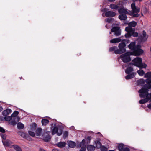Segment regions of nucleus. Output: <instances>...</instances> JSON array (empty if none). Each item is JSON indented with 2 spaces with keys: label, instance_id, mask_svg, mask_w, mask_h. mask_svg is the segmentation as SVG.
<instances>
[{
  "label": "nucleus",
  "instance_id": "obj_1",
  "mask_svg": "<svg viewBox=\"0 0 151 151\" xmlns=\"http://www.w3.org/2000/svg\"><path fill=\"white\" fill-rule=\"evenodd\" d=\"M131 7L132 11H129L124 8H121L118 9V12L121 14H128L134 17H138L139 15L138 13L140 11V8L138 7H136L134 3L131 4Z\"/></svg>",
  "mask_w": 151,
  "mask_h": 151
},
{
  "label": "nucleus",
  "instance_id": "obj_2",
  "mask_svg": "<svg viewBox=\"0 0 151 151\" xmlns=\"http://www.w3.org/2000/svg\"><path fill=\"white\" fill-rule=\"evenodd\" d=\"M128 47L129 49L133 51L134 54L136 56H139L143 52V50L141 49V45H138L136 46L135 42H132L128 46Z\"/></svg>",
  "mask_w": 151,
  "mask_h": 151
},
{
  "label": "nucleus",
  "instance_id": "obj_3",
  "mask_svg": "<svg viewBox=\"0 0 151 151\" xmlns=\"http://www.w3.org/2000/svg\"><path fill=\"white\" fill-rule=\"evenodd\" d=\"M149 89L151 88H149V85L148 84L147 88H145V86L144 88L139 90L140 97L141 98L148 97L151 99V93L149 94L148 93Z\"/></svg>",
  "mask_w": 151,
  "mask_h": 151
},
{
  "label": "nucleus",
  "instance_id": "obj_4",
  "mask_svg": "<svg viewBox=\"0 0 151 151\" xmlns=\"http://www.w3.org/2000/svg\"><path fill=\"white\" fill-rule=\"evenodd\" d=\"M142 59L139 57H137L135 58L132 61L133 62V65L134 66H137L140 68H145L147 66V65L145 63H142Z\"/></svg>",
  "mask_w": 151,
  "mask_h": 151
},
{
  "label": "nucleus",
  "instance_id": "obj_5",
  "mask_svg": "<svg viewBox=\"0 0 151 151\" xmlns=\"http://www.w3.org/2000/svg\"><path fill=\"white\" fill-rule=\"evenodd\" d=\"M124 40L122 41L121 43H120L118 45L119 49L116 50L115 52L116 54H121L125 52L126 50L125 48L126 46L125 42H124Z\"/></svg>",
  "mask_w": 151,
  "mask_h": 151
},
{
  "label": "nucleus",
  "instance_id": "obj_6",
  "mask_svg": "<svg viewBox=\"0 0 151 151\" xmlns=\"http://www.w3.org/2000/svg\"><path fill=\"white\" fill-rule=\"evenodd\" d=\"M129 52H127L121 55L120 57L122 61L124 63L129 62L131 60Z\"/></svg>",
  "mask_w": 151,
  "mask_h": 151
},
{
  "label": "nucleus",
  "instance_id": "obj_7",
  "mask_svg": "<svg viewBox=\"0 0 151 151\" xmlns=\"http://www.w3.org/2000/svg\"><path fill=\"white\" fill-rule=\"evenodd\" d=\"M137 24L136 22L133 21L130 22L128 24L129 26L125 28V30L127 32H132L133 29H134L132 28V27H135Z\"/></svg>",
  "mask_w": 151,
  "mask_h": 151
},
{
  "label": "nucleus",
  "instance_id": "obj_8",
  "mask_svg": "<svg viewBox=\"0 0 151 151\" xmlns=\"http://www.w3.org/2000/svg\"><path fill=\"white\" fill-rule=\"evenodd\" d=\"M145 77L147 78L145 81L149 85V88H151V72L147 73L145 74Z\"/></svg>",
  "mask_w": 151,
  "mask_h": 151
},
{
  "label": "nucleus",
  "instance_id": "obj_9",
  "mask_svg": "<svg viewBox=\"0 0 151 151\" xmlns=\"http://www.w3.org/2000/svg\"><path fill=\"white\" fill-rule=\"evenodd\" d=\"M52 135L57 134L58 136H60L62 134V130L60 129H58L57 127L55 126L52 129Z\"/></svg>",
  "mask_w": 151,
  "mask_h": 151
},
{
  "label": "nucleus",
  "instance_id": "obj_10",
  "mask_svg": "<svg viewBox=\"0 0 151 151\" xmlns=\"http://www.w3.org/2000/svg\"><path fill=\"white\" fill-rule=\"evenodd\" d=\"M111 32H114V35L116 36H118L120 35L121 30L119 27H115L111 29V32H110V34H111Z\"/></svg>",
  "mask_w": 151,
  "mask_h": 151
},
{
  "label": "nucleus",
  "instance_id": "obj_11",
  "mask_svg": "<svg viewBox=\"0 0 151 151\" xmlns=\"http://www.w3.org/2000/svg\"><path fill=\"white\" fill-rule=\"evenodd\" d=\"M116 14L115 12L111 11L106 12L105 13V15L106 17H113Z\"/></svg>",
  "mask_w": 151,
  "mask_h": 151
},
{
  "label": "nucleus",
  "instance_id": "obj_12",
  "mask_svg": "<svg viewBox=\"0 0 151 151\" xmlns=\"http://www.w3.org/2000/svg\"><path fill=\"white\" fill-rule=\"evenodd\" d=\"M3 144L4 146L10 147L13 143L9 140L7 139L5 141L2 140Z\"/></svg>",
  "mask_w": 151,
  "mask_h": 151
},
{
  "label": "nucleus",
  "instance_id": "obj_13",
  "mask_svg": "<svg viewBox=\"0 0 151 151\" xmlns=\"http://www.w3.org/2000/svg\"><path fill=\"white\" fill-rule=\"evenodd\" d=\"M121 39L120 38L113 39L110 41V42L111 43H118L120 42Z\"/></svg>",
  "mask_w": 151,
  "mask_h": 151
},
{
  "label": "nucleus",
  "instance_id": "obj_14",
  "mask_svg": "<svg viewBox=\"0 0 151 151\" xmlns=\"http://www.w3.org/2000/svg\"><path fill=\"white\" fill-rule=\"evenodd\" d=\"M150 99H151L150 101L151 102V99L148 97L145 98V99H143L139 100V103L140 104H145L148 102V101Z\"/></svg>",
  "mask_w": 151,
  "mask_h": 151
},
{
  "label": "nucleus",
  "instance_id": "obj_15",
  "mask_svg": "<svg viewBox=\"0 0 151 151\" xmlns=\"http://www.w3.org/2000/svg\"><path fill=\"white\" fill-rule=\"evenodd\" d=\"M17 133L20 136L22 137L26 138V139H27L28 137H29V136H26V134L22 132L21 131L18 132H17Z\"/></svg>",
  "mask_w": 151,
  "mask_h": 151
},
{
  "label": "nucleus",
  "instance_id": "obj_16",
  "mask_svg": "<svg viewBox=\"0 0 151 151\" xmlns=\"http://www.w3.org/2000/svg\"><path fill=\"white\" fill-rule=\"evenodd\" d=\"M133 71V68L131 67H129L127 69L125 70V72L127 74H131Z\"/></svg>",
  "mask_w": 151,
  "mask_h": 151
},
{
  "label": "nucleus",
  "instance_id": "obj_17",
  "mask_svg": "<svg viewBox=\"0 0 151 151\" xmlns=\"http://www.w3.org/2000/svg\"><path fill=\"white\" fill-rule=\"evenodd\" d=\"M135 74L134 73H132L131 74H128L127 76H125V79L128 80L132 78L134 76Z\"/></svg>",
  "mask_w": 151,
  "mask_h": 151
},
{
  "label": "nucleus",
  "instance_id": "obj_18",
  "mask_svg": "<svg viewBox=\"0 0 151 151\" xmlns=\"http://www.w3.org/2000/svg\"><path fill=\"white\" fill-rule=\"evenodd\" d=\"M119 19L121 20H125L127 19V17L125 14H120L118 17Z\"/></svg>",
  "mask_w": 151,
  "mask_h": 151
},
{
  "label": "nucleus",
  "instance_id": "obj_19",
  "mask_svg": "<svg viewBox=\"0 0 151 151\" xmlns=\"http://www.w3.org/2000/svg\"><path fill=\"white\" fill-rule=\"evenodd\" d=\"M66 145V143L65 142H60L56 144L57 146L60 148L64 147Z\"/></svg>",
  "mask_w": 151,
  "mask_h": 151
},
{
  "label": "nucleus",
  "instance_id": "obj_20",
  "mask_svg": "<svg viewBox=\"0 0 151 151\" xmlns=\"http://www.w3.org/2000/svg\"><path fill=\"white\" fill-rule=\"evenodd\" d=\"M87 148L88 151H94L95 147L93 145H87Z\"/></svg>",
  "mask_w": 151,
  "mask_h": 151
},
{
  "label": "nucleus",
  "instance_id": "obj_21",
  "mask_svg": "<svg viewBox=\"0 0 151 151\" xmlns=\"http://www.w3.org/2000/svg\"><path fill=\"white\" fill-rule=\"evenodd\" d=\"M12 147L16 151H22L20 147L17 145H12Z\"/></svg>",
  "mask_w": 151,
  "mask_h": 151
},
{
  "label": "nucleus",
  "instance_id": "obj_22",
  "mask_svg": "<svg viewBox=\"0 0 151 151\" xmlns=\"http://www.w3.org/2000/svg\"><path fill=\"white\" fill-rule=\"evenodd\" d=\"M68 145L71 148L74 147L76 146L75 143L72 141L69 142L68 143Z\"/></svg>",
  "mask_w": 151,
  "mask_h": 151
},
{
  "label": "nucleus",
  "instance_id": "obj_23",
  "mask_svg": "<svg viewBox=\"0 0 151 151\" xmlns=\"http://www.w3.org/2000/svg\"><path fill=\"white\" fill-rule=\"evenodd\" d=\"M118 50L117 47L116 46H113L109 48V50L110 52L114 51L115 53V52Z\"/></svg>",
  "mask_w": 151,
  "mask_h": 151
},
{
  "label": "nucleus",
  "instance_id": "obj_24",
  "mask_svg": "<svg viewBox=\"0 0 151 151\" xmlns=\"http://www.w3.org/2000/svg\"><path fill=\"white\" fill-rule=\"evenodd\" d=\"M125 148L124 145L123 144H120L118 146V149L119 151H122Z\"/></svg>",
  "mask_w": 151,
  "mask_h": 151
},
{
  "label": "nucleus",
  "instance_id": "obj_25",
  "mask_svg": "<svg viewBox=\"0 0 151 151\" xmlns=\"http://www.w3.org/2000/svg\"><path fill=\"white\" fill-rule=\"evenodd\" d=\"M41 122L42 125L45 126L48 123L49 121L47 119H42Z\"/></svg>",
  "mask_w": 151,
  "mask_h": 151
},
{
  "label": "nucleus",
  "instance_id": "obj_26",
  "mask_svg": "<svg viewBox=\"0 0 151 151\" xmlns=\"http://www.w3.org/2000/svg\"><path fill=\"white\" fill-rule=\"evenodd\" d=\"M109 7L112 9H117L119 8V6L114 4H111L109 5Z\"/></svg>",
  "mask_w": 151,
  "mask_h": 151
},
{
  "label": "nucleus",
  "instance_id": "obj_27",
  "mask_svg": "<svg viewBox=\"0 0 151 151\" xmlns=\"http://www.w3.org/2000/svg\"><path fill=\"white\" fill-rule=\"evenodd\" d=\"M17 126L18 128L19 129H23L24 127V124L21 122L18 123Z\"/></svg>",
  "mask_w": 151,
  "mask_h": 151
},
{
  "label": "nucleus",
  "instance_id": "obj_28",
  "mask_svg": "<svg viewBox=\"0 0 151 151\" xmlns=\"http://www.w3.org/2000/svg\"><path fill=\"white\" fill-rule=\"evenodd\" d=\"M43 138L44 141L47 142L50 141L51 139V137L50 135H48L45 137H43Z\"/></svg>",
  "mask_w": 151,
  "mask_h": 151
},
{
  "label": "nucleus",
  "instance_id": "obj_29",
  "mask_svg": "<svg viewBox=\"0 0 151 151\" xmlns=\"http://www.w3.org/2000/svg\"><path fill=\"white\" fill-rule=\"evenodd\" d=\"M9 123L10 124L14 126L16 125L17 124V121L14 118H13L12 120L9 122Z\"/></svg>",
  "mask_w": 151,
  "mask_h": 151
},
{
  "label": "nucleus",
  "instance_id": "obj_30",
  "mask_svg": "<svg viewBox=\"0 0 151 151\" xmlns=\"http://www.w3.org/2000/svg\"><path fill=\"white\" fill-rule=\"evenodd\" d=\"M42 129L41 128H38L36 131V134L37 136H40L41 133Z\"/></svg>",
  "mask_w": 151,
  "mask_h": 151
},
{
  "label": "nucleus",
  "instance_id": "obj_31",
  "mask_svg": "<svg viewBox=\"0 0 151 151\" xmlns=\"http://www.w3.org/2000/svg\"><path fill=\"white\" fill-rule=\"evenodd\" d=\"M145 81L143 79H141L137 81V83L138 85H142L145 83Z\"/></svg>",
  "mask_w": 151,
  "mask_h": 151
},
{
  "label": "nucleus",
  "instance_id": "obj_32",
  "mask_svg": "<svg viewBox=\"0 0 151 151\" xmlns=\"http://www.w3.org/2000/svg\"><path fill=\"white\" fill-rule=\"evenodd\" d=\"M134 30L133 29V30L132 31V32H129L131 33L132 35L133 36V37H136L137 36H138V33L137 32H134Z\"/></svg>",
  "mask_w": 151,
  "mask_h": 151
},
{
  "label": "nucleus",
  "instance_id": "obj_33",
  "mask_svg": "<svg viewBox=\"0 0 151 151\" xmlns=\"http://www.w3.org/2000/svg\"><path fill=\"white\" fill-rule=\"evenodd\" d=\"M19 112L18 111H15L14 112L11 114V116L12 117H15L16 116L19 114Z\"/></svg>",
  "mask_w": 151,
  "mask_h": 151
},
{
  "label": "nucleus",
  "instance_id": "obj_34",
  "mask_svg": "<svg viewBox=\"0 0 151 151\" xmlns=\"http://www.w3.org/2000/svg\"><path fill=\"white\" fill-rule=\"evenodd\" d=\"M96 147L97 148H100L101 146V143L99 141H97L96 142Z\"/></svg>",
  "mask_w": 151,
  "mask_h": 151
},
{
  "label": "nucleus",
  "instance_id": "obj_35",
  "mask_svg": "<svg viewBox=\"0 0 151 151\" xmlns=\"http://www.w3.org/2000/svg\"><path fill=\"white\" fill-rule=\"evenodd\" d=\"M142 37H143V38H145L144 40H146L148 37V36L147 35L146 32L144 30L143 31V36H142Z\"/></svg>",
  "mask_w": 151,
  "mask_h": 151
},
{
  "label": "nucleus",
  "instance_id": "obj_36",
  "mask_svg": "<svg viewBox=\"0 0 151 151\" xmlns=\"http://www.w3.org/2000/svg\"><path fill=\"white\" fill-rule=\"evenodd\" d=\"M12 116H6L4 117V119L6 121H10L12 119Z\"/></svg>",
  "mask_w": 151,
  "mask_h": 151
},
{
  "label": "nucleus",
  "instance_id": "obj_37",
  "mask_svg": "<svg viewBox=\"0 0 151 151\" xmlns=\"http://www.w3.org/2000/svg\"><path fill=\"white\" fill-rule=\"evenodd\" d=\"M138 74L140 76H142L145 73L144 71L142 70H140L137 71Z\"/></svg>",
  "mask_w": 151,
  "mask_h": 151
},
{
  "label": "nucleus",
  "instance_id": "obj_38",
  "mask_svg": "<svg viewBox=\"0 0 151 151\" xmlns=\"http://www.w3.org/2000/svg\"><path fill=\"white\" fill-rule=\"evenodd\" d=\"M100 148L101 151H107V148L104 146H101Z\"/></svg>",
  "mask_w": 151,
  "mask_h": 151
},
{
  "label": "nucleus",
  "instance_id": "obj_39",
  "mask_svg": "<svg viewBox=\"0 0 151 151\" xmlns=\"http://www.w3.org/2000/svg\"><path fill=\"white\" fill-rule=\"evenodd\" d=\"M127 32V33H126L125 35V37L126 38L132 36L130 32Z\"/></svg>",
  "mask_w": 151,
  "mask_h": 151
},
{
  "label": "nucleus",
  "instance_id": "obj_40",
  "mask_svg": "<svg viewBox=\"0 0 151 151\" xmlns=\"http://www.w3.org/2000/svg\"><path fill=\"white\" fill-rule=\"evenodd\" d=\"M68 135V132L67 131H65L64 132L63 137L64 138H65Z\"/></svg>",
  "mask_w": 151,
  "mask_h": 151
},
{
  "label": "nucleus",
  "instance_id": "obj_41",
  "mask_svg": "<svg viewBox=\"0 0 151 151\" xmlns=\"http://www.w3.org/2000/svg\"><path fill=\"white\" fill-rule=\"evenodd\" d=\"M1 136L2 138L4 139L5 140L6 138V135L4 133H2L1 134Z\"/></svg>",
  "mask_w": 151,
  "mask_h": 151
},
{
  "label": "nucleus",
  "instance_id": "obj_42",
  "mask_svg": "<svg viewBox=\"0 0 151 151\" xmlns=\"http://www.w3.org/2000/svg\"><path fill=\"white\" fill-rule=\"evenodd\" d=\"M29 134L32 137H34L35 136V133L34 132H32L31 131H29Z\"/></svg>",
  "mask_w": 151,
  "mask_h": 151
},
{
  "label": "nucleus",
  "instance_id": "obj_43",
  "mask_svg": "<svg viewBox=\"0 0 151 151\" xmlns=\"http://www.w3.org/2000/svg\"><path fill=\"white\" fill-rule=\"evenodd\" d=\"M6 111H7L6 109L4 110L2 113V114L4 116H6L8 115V114L7 113V112Z\"/></svg>",
  "mask_w": 151,
  "mask_h": 151
},
{
  "label": "nucleus",
  "instance_id": "obj_44",
  "mask_svg": "<svg viewBox=\"0 0 151 151\" xmlns=\"http://www.w3.org/2000/svg\"><path fill=\"white\" fill-rule=\"evenodd\" d=\"M112 19L111 18H107L105 20L107 22L110 23L111 22Z\"/></svg>",
  "mask_w": 151,
  "mask_h": 151
},
{
  "label": "nucleus",
  "instance_id": "obj_45",
  "mask_svg": "<svg viewBox=\"0 0 151 151\" xmlns=\"http://www.w3.org/2000/svg\"><path fill=\"white\" fill-rule=\"evenodd\" d=\"M0 132L3 133H4L5 132V131L3 128L0 127Z\"/></svg>",
  "mask_w": 151,
  "mask_h": 151
},
{
  "label": "nucleus",
  "instance_id": "obj_46",
  "mask_svg": "<svg viewBox=\"0 0 151 151\" xmlns=\"http://www.w3.org/2000/svg\"><path fill=\"white\" fill-rule=\"evenodd\" d=\"M7 111L8 114H10L12 112V110L10 109H6Z\"/></svg>",
  "mask_w": 151,
  "mask_h": 151
},
{
  "label": "nucleus",
  "instance_id": "obj_47",
  "mask_svg": "<svg viewBox=\"0 0 151 151\" xmlns=\"http://www.w3.org/2000/svg\"><path fill=\"white\" fill-rule=\"evenodd\" d=\"M122 151H130L129 149L127 147H125Z\"/></svg>",
  "mask_w": 151,
  "mask_h": 151
},
{
  "label": "nucleus",
  "instance_id": "obj_48",
  "mask_svg": "<svg viewBox=\"0 0 151 151\" xmlns=\"http://www.w3.org/2000/svg\"><path fill=\"white\" fill-rule=\"evenodd\" d=\"M86 148L84 147H83L81 148L79 151H85Z\"/></svg>",
  "mask_w": 151,
  "mask_h": 151
},
{
  "label": "nucleus",
  "instance_id": "obj_49",
  "mask_svg": "<svg viewBox=\"0 0 151 151\" xmlns=\"http://www.w3.org/2000/svg\"><path fill=\"white\" fill-rule=\"evenodd\" d=\"M14 118H15V119H16L17 122H18L20 120V118L18 116H17L16 117H14Z\"/></svg>",
  "mask_w": 151,
  "mask_h": 151
},
{
  "label": "nucleus",
  "instance_id": "obj_50",
  "mask_svg": "<svg viewBox=\"0 0 151 151\" xmlns=\"http://www.w3.org/2000/svg\"><path fill=\"white\" fill-rule=\"evenodd\" d=\"M32 126L33 127H34L35 128L37 127V124L35 123H34L32 124Z\"/></svg>",
  "mask_w": 151,
  "mask_h": 151
},
{
  "label": "nucleus",
  "instance_id": "obj_51",
  "mask_svg": "<svg viewBox=\"0 0 151 151\" xmlns=\"http://www.w3.org/2000/svg\"><path fill=\"white\" fill-rule=\"evenodd\" d=\"M40 151H46L43 149L42 148H40L39 149Z\"/></svg>",
  "mask_w": 151,
  "mask_h": 151
},
{
  "label": "nucleus",
  "instance_id": "obj_52",
  "mask_svg": "<svg viewBox=\"0 0 151 151\" xmlns=\"http://www.w3.org/2000/svg\"><path fill=\"white\" fill-rule=\"evenodd\" d=\"M52 151H61L57 149H54L52 150Z\"/></svg>",
  "mask_w": 151,
  "mask_h": 151
},
{
  "label": "nucleus",
  "instance_id": "obj_53",
  "mask_svg": "<svg viewBox=\"0 0 151 151\" xmlns=\"http://www.w3.org/2000/svg\"><path fill=\"white\" fill-rule=\"evenodd\" d=\"M115 0H107V1L110 2H113L115 1Z\"/></svg>",
  "mask_w": 151,
  "mask_h": 151
},
{
  "label": "nucleus",
  "instance_id": "obj_54",
  "mask_svg": "<svg viewBox=\"0 0 151 151\" xmlns=\"http://www.w3.org/2000/svg\"><path fill=\"white\" fill-rule=\"evenodd\" d=\"M148 107L149 109H151V103L148 106Z\"/></svg>",
  "mask_w": 151,
  "mask_h": 151
},
{
  "label": "nucleus",
  "instance_id": "obj_55",
  "mask_svg": "<svg viewBox=\"0 0 151 151\" xmlns=\"http://www.w3.org/2000/svg\"><path fill=\"white\" fill-rule=\"evenodd\" d=\"M3 109V108L2 107H0V112Z\"/></svg>",
  "mask_w": 151,
  "mask_h": 151
},
{
  "label": "nucleus",
  "instance_id": "obj_56",
  "mask_svg": "<svg viewBox=\"0 0 151 151\" xmlns=\"http://www.w3.org/2000/svg\"><path fill=\"white\" fill-rule=\"evenodd\" d=\"M90 138H91V137L90 136H89V137H87V139L89 140H90Z\"/></svg>",
  "mask_w": 151,
  "mask_h": 151
},
{
  "label": "nucleus",
  "instance_id": "obj_57",
  "mask_svg": "<svg viewBox=\"0 0 151 151\" xmlns=\"http://www.w3.org/2000/svg\"><path fill=\"white\" fill-rule=\"evenodd\" d=\"M133 2H135L136 1H138V0H132Z\"/></svg>",
  "mask_w": 151,
  "mask_h": 151
},
{
  "label": "nucleus",
  "instance_id": "obj_58",
  "mask_svg": "<svg viewBox=\"0 0 151 151\" xmlns=\"http://www.w3.org/2000/svg\"><path fill=\"white\" fill-rule=\"evenodd\" d=\"M105 27H106L107 28H109L108 27V26H107V25H106V26H105Z\"/></svg>",
  "mask_w": 151,
  "mask_h": 151
},
{
  "label": "nucleus",
  "instance_id": "obj_59",
  "mask_svg": "<svg viewBox=\"0 0 151 151\" xmlns=\"http://www.w3.org/2000/svg\"><path fill=\"white\" fill-rule=\"evenodd\" d=\"M142 1V0H138V1Z\"/></svg>",
  "mask_w": 151,
  "mask_h": 151
},
{
  "label": "nucleus",
  "instance_id": "obj_60",
  "mask_svg": "<svg viewBox=\"0 0 151 151\" xmlns=\"http://www.w3.org/2000/svg\"><path fill=\"white\" fill-rule=\"evenodd\" d=\"M80 144V145L81 144V143ZM80 147H81V145H80Z\"/></svg>",
  "mask_w": 151,
  "mask_h": 151
},
{
  "label": "nucleus",
  "instance_id": "obj_61",
  "mask_svg": "<svg viewBox=\"0 0 151 151\" xmlns=\"http://www.w3.org/2000/svg\"><path fill=\"white\" fill-rule=\"evenodd\" d=\"M109 151H114V150H109Z\"/></svg>",
  "mask_w": 151,
  "mask_h": 151
},
{
  "label": "nucleus",
  "instance_id": "obj_62",
  "mask_svg": "<svg viewBox=\"0 0 151 151\" xmlns=\"http://www.w3.org/2000/svg\"><path fill=\"white\" fill-rule=\"evenodd\" d=\"M143 40H144V39L143 38H142V41Z\"/></svg>",
  "mask_w": 151,
  "mask_h": 151
}]
</instances>
